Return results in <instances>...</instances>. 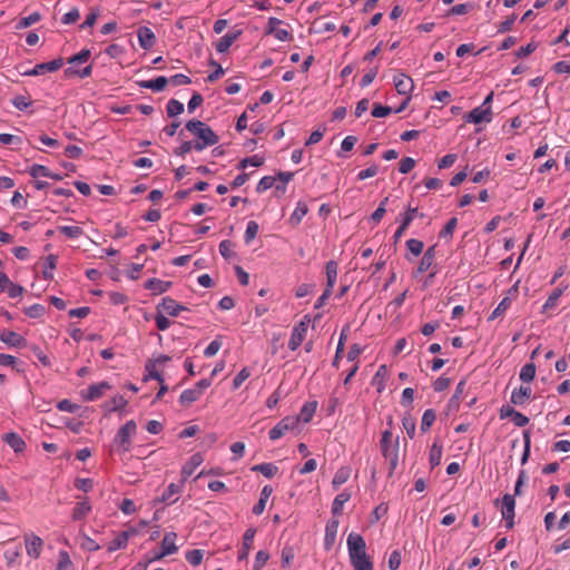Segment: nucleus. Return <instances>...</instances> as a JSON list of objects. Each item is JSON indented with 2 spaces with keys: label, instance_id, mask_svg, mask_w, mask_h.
Instances as JSON below:
<instances>
[{
  "label": "nucleus",
  "instance_id": "49",
  "mask_svg": "<svg viewBox=\"0 0 570 570\" xmlns=\"http://www.w3.org/2000/svg\"><path fill=\"white\" fill-rule=\"evenodd\" d=\"M23 313L31 318H39L45 315L46 307L41 304H33L23 309Z\"/></svg>",
  "mask_w": 570,
  "mask_h": 570
},
{
  "label": "nucleus",
  "instance_id": "46",
  "mask_svg": "<svg viewBox=\"0 0 570 570\" xmlns=\"http://www.w3.org/2000/svg\"><path fill=\"white\" fill-rule=\"evenodd\" d=\"M259 226L255 220H249L246 226L244 240L246 244H249L253 242V239L257 236Z\"/></svg>",
  "mask_w": 570,
  "mask_h": 570
},
{
  "label": "nucleus",
  "instance_id": "54",
  "mask_svg": "<svg viewBox=\"0 0 570 570\" xmlns=\"http://www.w3.org/2000/svg\"><path fill=\"white\" fill-rule=\"evenodd\" d=\"M268 559H269V554L264 550H259L256 553L255 561L253 564V570H262L266 566Z\"/></svg>",
  "mask_w": 570,
  "mask_h": 570
},
{
  "label": "nucleus",
  "instance_id": "55",
  "mask_svg": "<svg viewBox=\"0 0 570 570\" xmlns=\"http://www.w3.org/2000/svg\"><path fill=\"white\" fill-rule=\"evenodd\" d=\"M276 183V178L274 176H264L257 184L256 190L257 193H264L272 188Z\"/></svg>",
  "mask_w": 570,
  "mask_h": 570
},
{
  "label": "nucleus",
  "instance_id": "1",
  "mask_svg": "<svg viewBox=\"0 0 570 570\" xmlns=\"http://www.w3.org/2000/svg\"><path fill=\"white\" fill-rule=\"evenodd\" d=\"M346 544L353 570H373V562L366 552V543L361 534L350 533Z\"/></svg>",
  "mask_w": 570,
  "mask_h": 570
},
{
  "label": "nucleus",
  "instance_id": "8",
  "mask_svg": "<svg viewBox=\"0 0 570 570\" xmlns=\"http://www.w3.org/2000/svg\"><path fill=\"white\" fill-rule=\"evenodd\" d=\"M492 109L491 107H476L472 109L469 114L464 116V120L466 122L472 124H482L490 122L492 120Z\"/></svg>",
  "mask_w": 570,
  "mask_h": 570
},
{
  "label": "nucleus",
  "instance_id": "33",
  "mask_svg": "<svg viewBox=\"0 0 570 570\" xmlns=\"http://www.w3.org/2000/svg\"><path fill=\"white\" fill-rule=\"evenodd\" d=\"M92 73V65H88L82 69H76L75 67H68L65 69L63 75L66 78L79 77L81 79L90 77Z\"/></svg>",
  "mask_w": 570,
  "mask_h": 570
},
{
  "label": "nucleus",
  "instance_id": "16",
  "mask_svg": "<svg viewBox=\"0 0 570 570\" xmlns=\"http://www.w3.org/2000/svg\"><path fill=\"white\" fill-rule=\"evenodd\" d=\"M139 45L142 49L149 50L156 42V37L153 30L148 27H140L137 31Z\"/></svg>",
  "mask_w": 570,
  "mask_h": 570
},
{
  "label": "nucleus",
  "instance_id": "61",
  "mask_svg": "<svg viewBox=\"0 0 570 570\" xmlns=\"http://www.w3.org/2000/svg\"><path fill=\"white\" fill-rule=\"evenodd\" d=\"M219 252H220L222 256L225 257L226 259H232L233 257H235V252L233 250V244L228 240H223L219 244Z\"/></svg>",
  "mask_w": 570,
  "mask_h": 570
},
{
  "label": "nucleus",
  "instance_id": "20",
  "mask_svg": "<svg viewBox=\"0 0 570 570\" xmlns=\"http://www.w3.org/2000/svg\"><path fill=\"white\" fill-rule=\"evenodd\" d=\"M63 59L61 57L53 59L48 62H41L33 67V71L39 75H43L46 72H55L59 70L63 66Z\"/></svg>",
  "mask_w": 570,
  "mask_h": 570
},
{
  "label": "nucleus",
  "instance_id": "56",
  "mask_svg": "<svg viewBox=\"0 0 570 570\" xmlns=\"http://www.w3.org/2000/svg\"><path fill=\"white\" fill-rule=\"evenodd\" d=\"M27 171L33 178H37L39 176H49V168L46 167L45 165L35 164Z\"/></svg>",
  "mask_w": 570,
  "mask_h": 570
},
{
  "label": "nucleus",
  "instance_id": "10",
  "mask_svg": "<svg viewBox=\"0 0 570 570\" xmlns=\"http://www.w3.org/2000/svg\"><path fill=\"white\" fill-rule=\"evenodd\" d=\"M26 549L29 557L38 559L41 553L43 541L40 537L31 533L24 535Z\"/></svg>",
  "mask_w": 570,
  "mask_h": 570
},
{
  "label": "nucleus",
  "instance_id": "29",
  "mask_svg": "<svg viewBox=\"0 0 570 570\" xmlns=\"http://www.w3.org/2000/svg\"><path fill=\"white\" fill-rule=\"evenodd\" d=\"M180 492V487L175 483H170L164 491L160 498L156 499V502L175 503L177 501V494Z\"/></svg>",
  "mask_w": 570,
  "mask_h": 570
},
{
  "label": "nucleus",
  "instance_id": "21",
  "mask_svg": "<svg viewBox=\"0 0 570 570\" xmlns=\"http://www.w3.org/2000/svg\"><path fill=\"white\" fill-rule=\"evenodd\" d=\"M255 533H256V530L253 528H249L245 531L244 537H243L242 549L238 554L239 560L247 558L249 551L253 548Z\"/></svg>",
  "mask_w": 570,
  "mask_h": 570
},
{
  "label": "nucleus",
  "instance_id": "24",
  "mask_svg": "<svg viewBox=\"0 0 570 570\" xmlns=\"http://www.w3.org/2000/svg\"><path fill=\"white\" fill-rule=\"evenodd\" d=\"M167 83H168V79L164 76H159L151 80H141V81L137 82V85L140 88L151 89L154 91L164 90Z\"/></svg>",
  "mask_w": 570,
  "mask_h": 570
},
{
  "label": "nucleus",
  "instance_id": "5",
  "mask_svg": "<svg viewBox=\"0 0 570 570\" xmlns=\"http://www.w3.org/2000/svg\"><path fill=\"white\" fill-rule=\"evenodd\" d=\"M308 323L309 318L305 316L303 321H301L297 325L294 326L291 334V338L288 341L289 350L295 351L301 346L307 333Z\"/></svg>",
  "mask_w": 570,
  "mask_h": 570
},
{
  "label": "nucleus",
  "instance_id": "9",
  "mask_svg": "<svg viewBox=\"0 0 570 570\" xmlns=\"http://www.w3.org/2000/svg\"><path fill=\"white\" fill-rule=\"evenodd\" d=\"M185 129L197 136L199 139L214 137V130L197 119L187 121Z\"/></svg>",
  "mask_w": 570,
  "mask_h": 570
},
{
  "label": "nucleus",
  "instance_id": "17",
  "mask_svg": "<svg viewBox=\"0 0 570 570\" xmlns=\"http://www.w3.org/2000/svg\"><path fill=\"white\" fill-rule=\"evenodd\" d=\"M242 30L237 28H233L225 36H223L219 41L216 43V50L219 52H225L229 49L233 42L240 36Z\"/></svg>",
  "mask_w": 570,
  "mask_h": 570
},
{
  "label": "nucleus",
  "instance_id": "25",
  "mask_svg": "<svg viewBox=\"0 0 570 570\" xmlns=\"http://www.w3.org/2000/svg\"><path fill=\"white\" fill-rule=\"evenodd\" d=\"M307 213H308L307 204L305 202H298L296 205V208L294 209L291 217L288 218V223L293 227L298 226Z\"/></svg>",
  "mask_w": 570,
  "mask_h": 570
},
{
  "label": "nucleus",
  "instance_id": "15",
  "mask_svg": "<svg viewBox=\"0 0 570 570\" xmlns=\"http://www.w3.org/2000/svg\"><path fill=\"white\" fill-rule=\"evenodd\" d=\"M111 389V385L108 382H100L98 384H91L87 392H82V399L85 401H95L102 396L106 390Z\"/></svg>",
  "mask_w": 570,
  "mask_h": 570
},
{
  "label": "nucleus",
  "instance_id": "3",
  "mask_svg": "<svg viewBox=\"0 0 570 570\" xmlns=\"http://www.w3.org/2000/svg\"><path fill=\"white\" fill-rule=\"evenodd\" d=\"M137 433V424L134 420L128 421L118 430L114 443L118 444L122 452H128L131 446V436Z\"/></svg>",
  "mask_w": 570,
  "mask_h": 570
},
{
  "label": "nucleus",
  "instance_id": "57",
  "mask_svg": "<svg viewBox=\"0 0 570 570\" xmlns=\"http://www.w3.org/2000/svg\"><path fill=\"white\" fill-rule=\"evenodd\" d=\"M59 230L70 238H77L83 234L82 228L79 226H60Z\"/></svg>",
  "mask_w": 570,
  "mask_h": 570
},
{
  "label": "nucleus",
  "instance_id": "62",
  "mask_svg": "<svg viewBox=\"0 0 570 570\" xmlns=\"http://www.w3.org/2000/svg\"><path fill=\"white\" fill-rule=\"evenodd\" d=\"M473 9V4L470 3V2H466V3H460V4H455L453 6L450 11H449V14H455V16H461V14H465L468 13L470 10Z\"/></svg>",
  "mask_w": 570,
  "mask_h": 570
},
{
  "label": "nucleus",
  "instance_id": "48",
  "mask_svg": "<svg viewBox=\"0 0 570 570\" xmlns=\"http://www.w3.org/2000/svg\"><path fill=\"white\" fill-rule=\"evenodd\" d=\"M402 425L403 429L406 431L410 439L414 438L415 429H416V422L415 419L412 415H404L402 419Z\"/></svg>",
  "mask_w": 570,
  "mask_h": 570
},
{
  "label": "nucleus",
  "instance_id": "34",
  "mask_svg": "<svg viewBox=\"0 0 570 570\" xmlns=\"http://www.w3.org/2000/svg\"><path fill=\"white\" fill-rule=\"evenodd\" d=\"M351 476V469L348 466H342L340 468L333 480H332V485L334 489H337L340 488L342 484H344L345 482H347V480L350 479Z\"/></svg>",
  "mask_w": 570,
  "mask_h": 570
},
{
  "label": "nucleus",
  "instance_id": "4",
  "mask_svg": "<svg viewBox=\"0 0 570 570\" xmlns=\"http://www.w3.org/2000/svg\"><path fill=\"white\" fill-rule=\"evenodd\" d=\"M214 376V370L210 371L209 377L203 379L193 389L185 390L179 397L183 405L187 406L198 400L203 391L210 386L212 377Z\"/></svg>",
  "mask_w": 570,
  "mask_h": 570
},
{
  "label": "nucleus",
  "instance_id": "64",
  "mask_svg": "<svg viewBox=\"0 0 570 570\" xmlns=\"http://www.w3.org/2000/svg\"><path fill=\"white\" fill-rule=\"evenodd\" d=\"M57 407L60 411L75 413L79 410L80 406L76 403H72L70 400L65 399L58 402Z\"/></svg>",
  "mask_w": 570,
  "mask_h": 570
},
{
  "label": "nucleus",
  "instance_id": "39",
  "mask_svg": "<svg viewBox=\"0 0 570 570\" xmlns=\"http://www.w3.org/2000/svg\"><path fill=\"white\" fill-rule=\"evenodd\" d=\"M252 471L261 472L266 478H273L277 473L278 468L273 463H261L254 465Z\"/></svg>",
  "mask_w": 570,
  "mask_h": 570
},
{
  "label": "nucleus",
  "instance_id": "18",
  "mask_svg": "<svg viewBox=\"0 0 570 570\" xmlns=\"http://www.w3.org/2000/svg\"><path fill=\"white\" fill-rule=\"evenodd\" d=\"M4 443H7L16 453H21L26 449V442L16 432L6 433L2 436Z\"/></svg>",
  "mask_w": 570,
  "mask_h": 570
},
{
  "label": "nucleus",
  "instance_id": "42",
  "mask_svg": "<svg viewBox=\"0 0 570 570\" xmlns=\"http://www.w3.org/2000/svg\"><path fill=\"white\" fill-rule=\"evenodd\" d=\"M56 570H75L69 553L65 550L59 552V560Z\"/></svg>",
  "mask_w": 570,
  "mask_h": 570
},
{
  "label": "nucleus",
  "instance_id": "41",
  "mask_svg": "<svg viewBox=\"0 0 570 570\" xmlns=\"http://www.w3.org/2000/svg\"><path fill=\"white\" fill-rule=\"evenodd\" d=\"M563 294L562 287H557L552 291V293L549 295L548 299L543 304V311H548L551 308H554L558 304V301L560 296Z\"/></svg>",
  "mask_w": 570,
  "mask_h": 570
},
{
  "label": "nucleus",
  "instance_id": "12",
  "mask_svg": "<svg viewBox=\"0 0 570 570\" xmlns=\"http://www.w3.org/2000/svg\"><path fill=\"white\" fill-rule=\"evenodd\" d=\"M515 501L511 494H505L502 499V518L507 521V528L513 527Z\"/></svg>",
  "mask_w": 570,
  "mask_h": 570
},
{
  "label": "nucleus",
  "instance_id": "58",
  "mask_svg": "<svg viewBox=\"0 0 570 570\" xmlns=\"http://www.w3.org/2000/svg\"><path fill=\"white\" fill-rule=\"evenodd\" d=\"M407 249L415 256H419L424 248V244L422 240L411 238L406 242Z\"/></svg>",
  "mask_w": 570,
  "mask_h": 570
},
{
  "label": "nucleus",
  "instance_id": "19",
  "mask_svg": "<svg viewBox=\"0 0 570 570\" xmlns=\"http://www.w3.org/2000/svg\"><path fill=\"white\" fill-rule=\"evenodd\" d=\"M282 21L277 18H269L268 20V32L273 33L276 39L286 41L291 38L289 32L281 27Z\"/></svg>",
  "mask_w": 570,
  "mask_h": 570
},
{
  "label": "nucleus",
  "instance_id": "31",
  "mask_svg": "<svg viewBox=\"0 0 570 570\" xmlns=\"http://www.w3.org/2000/svg\"><path fill=\"white\" fill-rule=\"evenodd\" d=\"M443 445L440 441L435 440L431 446L429 454V463L431 468H435L441 463Z\"/></svg>",
  "mask_w": 570,
  "mask_h": 570
},
{
  "label": "nucleus",
  "instance_id": "47",
  "mask_svg": "<svg viewBox=\"0 0 570 570\" xmlns=\"http://www.w3.org/2000/svg\"><path fill=\"white\" fill-rule=\"evenodd\" d=\"M40 19H41V14L39 12H33L28 17L21 18L18 21L16 28L17 29H26V28L32 26L33 23L38 22Z\"/></svg>",
  "mask_w": 570,
  "mask_h": 570
},
{
  "label": "nucleus",
  "instance_id": "35",
  "mask_svg": "<svg viewBox=\"0 0 570 570\" xmlns=\"http://www.w3.org/2000/svg\"><path fill=\"white\" fill-rule=\"evenodd\" d=\"M129 540V531L120 532L108 546V551L114 552L118 549H122L127 546Z\"/></svg>",
  "mask_w": 570,
  "mask_h": 570
},
{
  "label": "nucleus",
  "instance_id": "59",
  "mask_svg": "<svg viewBox=\"0 0 570 570\" xmlns=\"http://www.w3.org/2000/svg\"><path fill=\"white\" fill-rule=\"evenodd\" d=\"M386 376V366L381 365L373 377V384H377V391L381 392L384 387V380Z\"/></svg>",
  "mask_w": 570,
  "mask_h": 570
},
{
  "label": "nucleus",
  "instance_id": "38",
  "mask_svg": "<svg viewBox=\"0 0 570 570\" xmlns=\"http://www.w3.org/2000/svg\"><path fill=\"white\" fill-rule=\"evenodd\" d=\"M326 278L327 286L326 288H333L337 278V264L334 261H330L326 263Z\"/></svg>",
  "mask_w": 570,
  "mask_h": 570
},
{
  "label": "nucleus",
  "instance_id": "26",
  "mask_svg": "<svg viewBox=\"0 0 570 570\" xmlns=\"http://www.w3.org/2000/svg\"><path fill=\"white\" fill-rule=\"evenodd\" d=\"M273 493V488L271 485H265L261 491V497L258 502L253 507V513L259 515L264 512L266 503Z\"/></svg>",
  "mask_w": 570,
  "mask_h": 570
},
{
  "label": "nucleus",
  "instance_id": "11",
  "mask_svg": "<svg viewBox=\"0 0 570 570\" xmlns=\"http://www.w3.org/2000/svg\"><path fill=\"white\" fill-rule=\"evenodd\" d=\"M0 341L11 347H24L27 345L26 338L14 331H1Z\"/></svg>",
  "mask_w": 570,
  "mask_h": 570
},
{
  "label": "nucleus",
  "instance_id": "43",
  "mask_svg": "<svg viewBox=\"0 0 570 570\" xmlns=\"http://www.w3.org/2000/svg\"><path fill=\"white\" fill-rule=\"evenodd\" d=\"M535 376V366L533 363H528L522 366L520 371V380L525 383L533 381Z\"/></svg>",
  "mask_w": 570,
  "mask_h": 570
},
{
  "label": "nucleus",
  "instance_id": "45",
  "mask_svg": "<svg viewBox=\"0 0 570 570\" xmlns=\"http://www.w3.org/2000/svg\"><path fill=\"white\" fill-rule=\"evenodd\" d=\"M145 368L146 371L148 372V375L145 376V381H147L148 379H153V380H156L158 381L159 383H163L164 382V377L161 376V374L156 370V364L154 361L151 360H148L146 365H145Z\"/></svg>",
  "mask_w": 570,
  "mask_h": 570
},
{
  "label": "nucleus",
  "instance_id": "50",
  "mask_svg": "<svg viewBox=\"0 0 570 570\" xmlns=\"http://www.w3.org/2000/svg\"><path fill=\"white\" fill-rule=\"evenodd\" d=\"M184 111V105L176 100V99H170L167 104V115L168 117H176L178 116L179 114H181Z\"/></svg>",
  "mask_w": 570,
  "mask_h": 570
},
{
  "label": "nucleus",
  "instance_id": "44",
  "mask_svg": "<svg viewBox=\"0 0 570 570\" xmlns=\"http://www.w3.org/2000/svg\"><path fill=\"white\" fill-rule=\"evenodd\" d=\"M435 419H436V414H435L434 410H432V409L425 410L423 413V416H422V421H421V431L426 432L432 426Z\"/></svg>",
  "mask_w": 570,
  "mask_h": 570
},
{
  "label": "nucleus",
  "instance_id": "27",
  "mask_svg": "<svg viewBox=\"0 0 570 570\" xmlns=\"http://www.w3.org/2000/svg\"><path fill=\"white\" fill-rule=\"evenodd\" d=\"M316 409H317V402L316 401H312V402L305 403L302 406V409L299 411V414L295 417V419H297V423L299 421L308 423L312 420V417L314 416V414L316 412Z\"/></svg>",
  "mask_w": 570,
  "mask_h": 570
},
{
  "label": "nucleus",
  "instance_id": "23",
  "mask_svg": "<svg viewBox=\"0 0 570 570\" xmlns=\"http://www.w3.org/2000/svg\"><path fill=\"white\" fill-rule=\"evenodd\" d=\"M170 286L171 282H165L159 278H150L145 283V288L151 291L155 295L167 292Z\"/></svg>",
  "mask_w": 570,
  "mask_h": 570
},
{
  "label": "nucleus",
  "instance_id": "28",
  "mask_svg": "<svg viewBox=\"0 0 570 570\" xmlns=\"http://www.w3.org/2000/svg\"><path fill=\"white\" fill-rule=\"evenodd\" d=\"M204 459L200 453H195L190 456L189 461L183 466L181 474L186 479L190 476L196 468L203 463Z\"/></svg>",
  "mask_w": 570,
  "mask_h": 570
},
{
  "label": "nucleus",
  "instance_id": "2",
  "mask_svg": "<svg viewBox=\"0 0 570 570\" xmlns=\"http://www.w3.org/2000/svg\"><path fill=\"white\" fill-rule=\"evenodd\" d=\"M380 445L383 456L390 463V471L393 472L399 462V440L393 443L392 432L390 430H385L382 432Z\"/></svg>",
  "mask_w": 570,
  "mask_h": 570
},
{
  "label": "nucleus",
  "instance_id": "22",
  "mask_svg": "<svg viewBox=\"0 0 570 570\" xmlns=\"http://www.w3.org/2000/svg\"><path fill=\"white\" fill-rule=\"evenodd\" d=\"M532 390L530 386H520L514 389L511 393V403L514 405H522L531 397Z\"/></svg>",
  "mask_w": 570,
  "mask_h": 570
},
{
  "label": "nucleus",
  "instance_id": "52",
  "mask_svg": "<svg viewBox=\"0 0 570 570\" xmlns=\"http://www.w3.org/2000/svg\"><path fill=\"white\" fill-rule=\"evenodd\" d=\"M263 164H264V157L263 156H261V155H253L250 157H247V158L243 159L239 163V167L240 168H246L247 166L259 167Z\"/></svg>",
  "mask_w": 570,
  "mask_h": 570
},
{
  "label": "nucleus",
  "instance_id": "60",
  "mask_svg": "<svg viewBox=\"0 0 570 570\" xmlns=\"http://www.w3.org/2000/svg\"><path fill=\"white\" fill-rule=\"evenodd\" d=\"M511 305V299L509 297H504L497 308L492 312L490 320H495L500 315H502Z\"/></svg>",
  "mask_w": 570,
  "mask_h": 570
},
{
  "label": "nucleus",
  "instance_id": "40",
  "mask_svg": "<svg viewBox=\"0 0 570 570\" xmlns=\"http://www.w3.org/2000/svg\"><path fill=\"white\" fill-rule=\"evenodd\" d=\"M91 57V51L89 49H82L79 53H76L68 58L67 62L72 66H78L87 62Z\"/></svg>",
  "mask_w": 570,
  "mask_h": 570
},
{
  "label": "nucleus",
  "instance_id": "6",
  "mask_svg": "<svg viewBox=\"0 0 570 570\" xmlns=\"http://www.w3.org/2000/svg\"><path fill=\"white\" fill-rule=\"evenodd\" d=\"M297 426V419L294 416H286L281 420L273 429H271L268 435L272 441L281 439L286 432L294 430Z\"/></svg>",
  "mask_w": 570,
  "mask_h": 570
},
{
  "label": "nucleus",
  "instance_id": "14",
  "mask_svg": "<svg viewBox=\"0 0 570 570\" xmlns=\"http://www.w3.org/2000/svg\"><path fill=\"white\" fill-rule=\"evenodd\" d=\"M157 308L158 311L165 312L170 316H178L180 311L186 309L185 306L178 304L174 298L169 296L164 297Z\"/></svg>",
  "mask_w": 570,
  "mask_h": 570
},
{
  "label": "nucleus",
  "instance_id": "36",
  "mask_svg": "<svg viewBox=\"0 0 570 570\" xmlns=\"http://www.w3.org/2000/svg\"><path fill=\"white\" fill-rule=\"evenodd\" d=\"M58 256L50 254L46 257L45 268L42 271V277L47 281L52 279V271L57 267Z\"/></svg>",
  "mask_w": 570,
  "mask_h": 570
},
{
  "label": "nucleus",
  "instance_id": "53",
  "mask_svg": "<svg viewBox=\"0 0 570 570\" xmlns=\"http://www.w3.org/2000/svg\"><path fill=\"white\" fill-rule=\"evenodd\" d=\"M0 365L11 366L18 373L23 372V368H20L17 364V358L9 354L0 353Z\"/></svg>",
  "mask_w": 570,
  "mask_h": 570
},
{
  "label": "nucleus",
  "instance_id": "30",
  "mask_svg": "<svg viewBox=\"0 0 570 570\" xmlns=\"http://www.w3.org/2000/svg\"><path fill=\"white\" fill-rule=\"evenodd\" d=\"M91 511V505L87 498H85L81 502H78L72 511L71 518L73 521H80L85 519L88 513Z\"/></svg>",
  "mask_w": 570,
  "mask_h": 570
},
{
  "label": "nucleus",
  "instance_id": "7",
  "mask_svg": "<svg viewBox=\"0 0 570 570\" xmlns=\"http://www.w3.org/2000/svg\"><path fill=\"white\" fill-rule=\"evenodd\" d=\"M416 217H424L422 213H419V209L416 207H409L404 215L402 216L401 225L395 230L393 238L395 242H399V239L403 236L407 227H410V224L413 222Z\"/></svg>",
  "mask_w": 570,
  "mask_h": 570
},
{
  "label": "nucleus",
  "instance_id": "37",
  "mask_svg": "<svg viewBox=\"0 0 570 570\" xmlns=\"http://www.w3.org/2000/svg\"><path fill=\"white\" fill-rule=\"evenodd\" d=\"M128 401L122 395L115 396L111 401L106 402L104 404V409L106 412H116L118 410L124 409L127 405Z\"/></svg>",
  "mask_w": 570,
  "mask_h": 570
},
{
  "label": "nucleus",
  "instance_id": "63",
  "mask_svg": "<svg viewBox=\"0 0 570 570\" xmlns=\"http://www.w3.org/2000/svg\"><path fill=\"white\" fill-rule=\"evenodd\" d=\"M186 560L193 566H198L203 560V551L198 549L188 551L186 553Z\"/></svg>",
  "mask_w": 570,
  "mask_h": 570
},
{
  "label": "nucleus",
  "instance_id": "32",
  "mask_svg": "<svg viewBox=\"0 0 570 570\" xmlns=\"http://www.w3.org/2000/svg\"><path fill=\"white\" fill-rule=\"evenodd\" d=\"M351 493L346 490L337 494L332 504V513L334 515H341L343 513L344 504L350 501Z\"/></svg>",
  "mask_w": 570,
  "mask_h": 570
},
{
  "label": "nucleus",
  "instance_id": "13",
  "mask_svg": "<svg viewBox=\"0 0 570 570\" xmlns=\"http://www.w3.org/2000/svg\"><path fill=\"white\" fill-rule=\"evenodd\" d=\"M393 81H394L395 89L400 95H404V96L411 95V92L414 88V83H413V80L409 76L400 72L396 76H394Z\"/></svg>",
  "mask_w": 570,
  "mask_h": 570
},
{
  "label": "nucleus",
  "instance_id": "51",
  "mask_svg": "<svg viewBox=\"0 0 570 570\" xmlns=\"http://www.w3.org/2000/svg\"><path fill=\"white\" fill-rule=\"evenodd\" d=\"M177 550H178L177 546H170V547L166 548V550L154 551V556L145 562V568L148 566V563L156 561V560H160L166 556L173 554Z\"/></svg>",
  "mask_w": 570,
  "mask_h": 570
}]
</instances>
